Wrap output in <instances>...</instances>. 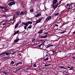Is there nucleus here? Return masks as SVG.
I'll return each mask as SVG.
<instances>
[{"instance_id":"nucleus-1","label":"nucleus","mask_w":75,"mask_h":75,"mask_svg":"<svg viewBox=\"0 0 75 75\" xmlns=\"http://www.w3.org/2000/svg\"><path fill=\"white\" fill-rule=\"evenodd\" d=\"M9 1H11L8 4V5L9 6H11L13 5L16 4V2H14V0H8Z\"/></svg>"},{"instance_id":"nucleus-2","label":"nucleus","mask_w":75,"mask_h":75,"mask_svg":"<svg viewBox=\"0 0 75 75\" xmlns=\"http://www.w3.org/2000/svg\"><path fill=\"white\" fill-rule=\"evenodd\" d=\"M51 19V16H48L46 18V20H45V21L48 22V21H50Z\"/></svg>"},{"instance_id":"nucleus-3","label":"nucleus","mask_w":75,"mask_h":75,"mask_svg":"<svg viewBox=\"0 0 75 75\" xmlns=\"http://www.w3.org/2000/svg\"><path fill=\"white\" fill-rule=\"evenodd\" d=\"M42 18H41L40 19H38V20H37L35 23L36 24H38V23H41V21L42 20Z\"/></svg>"},{"instance_id":"nucleus-4","label":"nucleus","mask_w":75,"mask_h":75,"mask_svg":"<svg viewBox=\"0 0 75 75\" xmlns=\"http://www.w3.org/2000/svg\"><path fill=\"white\" fill-rule=\"evenodd\" d=\"M4 55H8L10 54V53L7 52H3Z\"/></svg>"},{"instance_id":"nucleus-5","label":"nucleus","mask_w":75,"mask_h":75,"mask_svg":"<svg viewBox=\"0 0 75 75\" xmlns=\"http://www.w3.org/2000/svg\"><path fill=\"white\" fill-rule=\"evenodd\" d=\"M48 36L47 35H45L44 36H42L40 37V38H45L47 37Z\"/></svg>"},{"instance_id":"nucleus-6","label":"nucleus","mask_w":75,"mask_h":75,"mask_svg":"<svg viewBox=\"0 0 75 75\" xmlns=\"http://www.w3.org/2000/svg\"><path fill=\"white\" fill-rule=\"evenodd\" d=\"M41 16V14L40 13H38L37 15H36L35 16V17H40Z\"/></svg>"},{"instance_id":"nucleus-7","label":"nucleus","mask_w":75,"mask_h":75,"mask_svg":"<svg viewBox=\"0 0 75 75\" xmlns=\"http://www.w3.org/2000/svg\"><path fill=\"white\" fill-rule=\"evenodd\" d=\"M57 3H58V0H53V3L55 4Z\"/></svg>"},{"instance_id":"nucleus-8","label":"nucleus","mask_w":75,"mask_h":75,"mask_svg":"<svg viewBox=\"0 0 75 75\" xmlns=\"http://www.w3.org/2000/svg\"><path fill=\"white\" fill-rule=\"evenodd\" d=\"M20 11H18L16 12L15 13L16 15H17V16H20Z\"/></svg>"},{"instance_id":"nucleus-9","label":"nucleus","mask_w":75,"mask_h":75,"mask_svg":"<svg viewBox=\"0 0 75 75\" xmlns=\"http://www.w3.org/2000/svg\"><path fill=\"white\" fill-rule=\"evenodd\" d=\"M20 40V39H19V38H17L16 39L14 40V42H16V43L17 42H18V40Z\"/></svg>"},{"instance_id":"nucleus-10","label":"nucleus","mask_w":75,"mask_h":75,"mask_svg":"<svg viewBox=\"0 0 75 75\" xmlns=\"http://www.w3.org/2000/svg\"><path fill=\"white\" fill-rule=\"evenodd\" d=\"M4 59H6V60H7V59H10V57H4Z\"/></svg>"},{"instance_id":"nucleus-11","label":"nucleus","mask_w":75,"mask_h":75,"mask_svg":"<svg viewBox=\"0 0 75 75\" xmlns=\"http://www.w3.org/2000/svg\"><path fill=\"white\" fill-rule=\"evenodd\" d=\"M3 56H4H4H5V55H4V53H3V52H2V53H1L0 54V57L1 58H1H2V57H3Z\"/></svg>"},{"instance_id":"nucleus-12","label":"nucleus","mask_w":75,"mask_h":75,"mask_svg":"<svg viewBox=\"0 0 75 75\" xmlns=\"http://www.w3.org/2000/svg\"><path fill=\"white\" fill-rule=\"evenodd\" d=\"M24 12L23 11H22L21 12V13H20V16H24Z\"/></svg>"},{"instance_id":"nucleus-13","label":"nucleus","mask_w":75,"mask_h":75,"mask_svg":"<svg viewBox=\"0 0 75 75\" xmlns=\"http://www.w3.org/2000/svg\"><path fill=\"white\" fill-rule=\"evenodd\" d=\"M52 51L53 53V54H52V55H54L57 52L56 51H54V50H52Z\"/></svg>"},{"instance_id":"nucleus-14","label":"nucleus","mask_w":75,"mask_h":75,"mask_svg":"<svg viewBox=\"0 0 75 75\" xmlns=\"http://www.w3.org/2000/svg\"><path fill=\"white\" fill-rule=\"evenodd\" d=\"M19 33V30H18L16 32H15L14 34L13 35H15L16 34H18Z\"/></svg>"},{"instance_id":"nucleus-15","label":"nucleus","mask_w":75,"mask_h":75,"mask_svg":"<svg viewBox=\"0 0 75 75\" xmlns=\"http://www.w3.org/2000/svg\"><path fill=\"white\" fill-rule=\"evenodd\" d=\"M32 28V25H30L27 28V30L28 31V28H29V29H30V28Z\"/></svg>"},{"instance_id":"nucleus-16","label":"nucleus","mask_w":75,"mask_h":75,"mask_svg":"<svg viewBox=\"0 0 75 75\" xmlns=\"http://www.w3.org/2000/svg\"><path fill=\"white\" fill-rule=\"evenodd\" d=\"M27 23L28 24H33V22H32L30 21H28L27 22Z\"/></svg>"},{"instance_id":"nucleus-17","label":"nucleus","mask_w":75,"mask_h":75,"mask_svg":"<svg viewBox=\"0 0 75 75\" xmlns=\"http://www.w3.org/2000/svg\"><path fill=\"white\" fill-rule=\"evenodd\" d=\"M68 70H74V67H71V68H70L69 69H68Z\"/></svg>"},{"instance_id":"nucleus-18","label":"nucleus","mask_w":75,"mask_h":75,"mask_svg":"<svg viewBox=\"0 0 75 75\" xmlns=\"http://www.w3.org/2000/svg\"><path fill=\"white\" fill-rule=\"evenodd\" d=\"M71 4V6H72V8H73L75 6V4L74 3H72Z\"/></svg>"},{"instance_id":"nucleus-19","label":"nucleus","mask_w":75,"mask_h":75,"mask_svg":"<svg viewBox=\"0 0 75 75\" xmlns=\"http://www.w3.org/2000/svg\"><path fill=\"white\" fill-rule=\"evenodd\" d=\"M38 33L39 34H41V33H42V30H40L39 32H38Z\"/></svg>"},{"instance_id":"nucleus-20","label":"nucleus","mask_w":75,"mask_h":75,"mask_svg":"<svg viewBox=\"0 0 75 75\" xmlns=\"http://www.w3.org/2000/svg\"><path fill=\"white\" fill-rule=\"evenodd\" d=\"M51 65V64H48L47 65L45 64L44 66L45 67H48V66H50Z\"/></svg>"},{"instance_id":"nucleus-21","label":"nucleus","mask_w":75,"mask_h":75,"mask_svg":"<svg viewBox=\"0 0 75 75\" xmlns=\"http://www.w3.org/2000/svg\"><path fill=\"white\" fill-rule=\"evenodd\" d=\"M21 69V68H19L16 69V72H18V71L19 70H20V69Z\"/></svg>"},{"instance_id":"nucleus-22","label":"nucleus","mask_w":75,"mask_h":75,"mask_svg":"<svg viewBox=\"0 0 75 75\" xmlns=\"http://www.w3.org/2000/svg\"><path fill=\"white\" fill-rule=\"evenodd\" d=\"M18 26V23H17L16 25L15 26V28H16Z\"/></svg>"},{"instance_id":"nucleus-23","label":"nucleus","mask_w":75,"mask_h":75,"mask_svg":"<svg viewBox=\"0 0 75 75\" xmlns=\"http://www.w3.org/2000/svg\"><path fill=\"white\" fill-rule=\"evenodd\" d=\"M23 14H25V15H27V11H25L23 12Z\"/></svg>"},{"instance_id":"nucleus-24","label":"nucleus","mask_w":75,"mask_h":75,"mask_svg":"<svg viewBox=\"0 0 75 75\" xmlns=\"http://www.w3.org/2000/svg\"><path fill=\"white\" fill-rule=\"evenodd\" d=\"M55 4H54L53 3V4H52L51 5V6H52V8L53 7H54L55 6H54V5H55Z\"/></svg>"},{"instance_id":"nucleus-25","label":"nucleus","mask_w":75,"mask_h":75,"mask_svg":"<svg viewBox=\"0 0 75 75\" xmlns=\"http://www.w3.org/2000/svg\"><path fill=\"white\" fill-rule=\"evenodd\" d=\"M2 17H6L7 16H6V15H2Z\"/></svg>"},{"instance_id":"nucleus-26","label":"nucleus","mask_w":75,"mask_h":75,"mask_svg":"<svg viewBox=\"0 0 75 75\" xmlns=\"http://www.w3.org/2000/svg\"><path fill=\"white\" fill-rule=\"evenodd\" d=\"M30 11L31 12V13H32L34 12V9H31L30 10Z\"/></svg>"},{"instance_id":"nucleus-27","label":"nucleus","mask_w":75,"mask_h":75,"mask_svg":"<svg viewBox=\"0 0 75 75\" xmlns=\"http://www.w3.org/2000/svg\"><path fill=\"white\" fill-rule=\"evenodd\" d=\"M47 60H48V58H47L46 59H44L43 61H47Z\"/></svg>"},{"instance_id":"nucleus-28","label":"nucleus","mask_w":75,"mask_h":75,"mask_svg":"<svg viewBox=\"0 0 75 75\" xmlns=\"http://www.w3.org/2000/svg\"><path fill=\"white\" fill-rule=\"evenodd\" d=\"M68 54L67 53H66L64 57H68Z\"/></svg>"},{"instance_id":"nucleus-29","label":"nucleus","mask_w":75,"mask_h":75,"mask_svg":"<svg viewBox=\"0 0 75 75\" xmlns=\"http://www.w3.org/2000/svg\"><path fill=\"white\" fill-rule=\"evenodd\" d=\"M12 20L13 21V22L12 23H14V17L13 16Z\"/></svg>"},{"instance_id":"nucleus-30","label":"nucleus","mask_w":75,"mask_h":75,"mask_svg":"<svg viewBox=\"0 0 75 75\" xmlns=\"http://www.w3.org/2000/svg\"><path fill=\"white\" fill-rule=\"evenodd\" d=\"M14 61L12 60L11 62V64H12V65H13V64H14Z\"/></svg>"},{"instance_id":"nucleus-31","label":"nucleus","mask_w":75,"mask_h":75,"mask_svg":"<svg viewBox=\"0 0 75 75\" xmlns=\"http://www.w3.org/2000/svg\"><path fill=\"white\" fill-rule=\"evenodd\" d=\"M69 6V4H67V6H66V8H67Z\"/></svg>"},{"instance_id":"nucleus-32","label":"nucleus","mask_w":75,"mask_h":75,"mask_svg":"<svg viewBox=\"0 0 75 75\" xmlns=\"http://www.w3.org/2000/svg\"><path fill=\"white\" fill-rule=\"evenodd\" d=\"M67 32V30H65L64 31L62 32V34L64 33H66Z\"/></svg>"},{"instance_id":"nucleus-33","label":"nucleus","mask_w":75,"mask_h":75,"mask_svg":"<svg viewBox=\"0 0 75 75\" xmlns=\"http://www.w3.org/2000/svg\"><path fill=\"white\" fill-rule=\"evenodd\" d=\"M58 6V4H57L55 5V6L54 7H56V8H57V7Z\"/></svg>"},{"instance_id":"nucleus-34","label":"nucleus","mask_w":75,"mask_h":75,"mask_svg":"<svg viewBox=\"0 0 75 75\" xmlns=\"http://www.w3.org/2000/svg\"><path fill=\"white\" fill-rule=\"evenodd\" d=\"M58 15H59V13H55L54 15L55 16H58Z\"/></svg>"},{"instance_id":"nucleus-35","label":"nucleus","mask_w":75,"mask_h":75,"mask_svg":"<svg viewBox=\"0 0 75 75\" xmlns=\"http://www.w3.org/2000/svg\"><path fill=\"white\" fill-rule=\"evenodd\" d=\"M72 7H71V6H69V8H68V10H69V9H71V8Z\"/></svg>"},{"instance_id":"nucleus-36","label":"nucleus","mask_w":75,"mask_h":75,"mask_svg":"<svg viewBox=\"0 0 75 75\" xmlns=\"http://www.w3.org/2000/svg\"><path fill=\"white\" fill-rule=\"evenodd\" d=\"M28 67V68L29 69H31V67H32L31 66H29Z\"/></svg>"},{"instance_id":"nucleus-37","label":"nucleus","mask_w":75,"mask_h":75,"mask_svg":"<svg viewBox=\"0 0 75 75\" xmlns=\"http://www.w3.org/2000/svg\"><path fill=\"white\" fill-rule=\"evenodd\" d=\"M33 66L34 67H37V65L35 64H34L33 65Z\"/></svg>"},{"instance_id":"nucleus-38","label":"nucleus","mask_w":75,"mask_h":75,"mask_svg":"<svg viewBox=\"0 0 75 75\" xmlns=\"http://www.w3.org/2000/svg\"><path fill=\"white\" fill-rule=\"evenodd\" d=\"M25 25H25V26H27H27H28V24H27V23H25Z\"/></svg>"},{"instance_id":"nucleus-39","label":"nucleus","mask_w":75,"mask_h":75,"mask_svg":"<svg viewBox=\"0 0 75 75\" xmlns=\"http://www.w3.org/2000/svg\"><path fill=\"white\" fill-rule=\"evenodd\" d=\"M27 26H24V29L25 30H26V29H27Z\"/></svg>"},{"instance_id":"nucleus-40","label":"nucleus","mask_w":75,"mask_h":75,"mask_svg":"<svg viewBox=\"0 0 75 75\" xmlns=\"http://www.w3.org/2000/svg\"><path fill=\"white\" fill-rule=\"evenodd\" d=\"M61 2L60 1L59 2L57 3V4H58V5H59V4H61Z\"/></svg>"},{"instance_id":"nucleus-41","label":"nucleus","mask_w":75,"mask_h":75,"mask_svg":"<svg viewBox=\"0 0 75 75\" xmlns=\"http://www.w3.org/2000/svg\"><path fill=\"white\" fill-rule=\"evenodd\" d=\"M2 73H3V74H6V72L5 71H3L2 72Z\"/></svg>"},{"instance_id":"nucleus-42","label":"nucleus","mask_w":75,"mask_h":75,"mask_svg":"<svg viewBox=\"0 0 75 75\" xmlns=\"http://www.w3.org/2000/svg\"><path fill=\"white\" fill-rule=\"evenodd\" d=\"M18 64H23V62H19L18 63Z\"/></svg>"},{"instance_id":"nucleus-43","label":"nucleus","mask_w":75,"mask_h":75,"mask_svg":"<svg viewBox=\"0 0 75 75\" xmlns=\"http://www.w3.org/2000/svg\"><path fill=\"white\" fill-rule=\"evenodd\" d=\"M63 67V66H59V68H61V69H62Z\"/></svg>"},{"instance_id":"nucleus-44","label":"nucleus","mask_w":75,"mask_h":75,"mask_svg":"<svg viewBox=\"0 0 75 75\" xmlns=\"http://www.w3.org/2000/svg\"><path fill=\"white\" fill-rule=\"evenodd\" d=\"M13 21V19H11L9 21H8V22H10V21Z\"/></svg>"},{"instance_id":"nucleus-45","label":"nucleus","mask_w":75,"mask_h":75,"mask_svg":"<svg viewBox=\"0 0 75 75\" xmlns=\"http://www.w3.org/2000/svg\"><path fill=\"white\" fill-rule=\"evenodd\" d=\"M67 69V68H66L64 67V66H63V67L62 68V69Z\"/></svg>"},{"instance_id":"nucleus-46","label":"nucleus","mask_w":75,"mask_h":75,"mask_svg":"<svg viewBox=\"0 0 75 75\" xmlns=\"http://www.w3.org/2000/svg\"><path fill=\"white\" fill-rule=\"evenodd\" d=\"M7 8V6H5V8H4V9L5 10H6V8Z\"/></svg>"},{"instance_id":"nucleus-47","label":"nucleus","mask_w":75,"mask_h":75,"mask_svg":"<svg viewBox=\"0 0 75 75\" xmlns=\"http://www.w3.org/2000/svg\"><path fill=\"white\" fill-rule=\"evenodd\" d=\"M44 69V67H41V68L40 69L41 70H43Z\"/></svg>"},{"instance_id":"nucleus-48","label":"nucleus","mask_w":75,"mask_h":75,"mask_svg":"<svg viewBox=\"0 0 75 75\" xmlns=\"http://www.w3.org/2000/svg\"><path fill=\"white\" fill-rule=\"evenodd\" d=\"M35 39H33L32 40V42H33V41H35Z\"/></svg>"},{"instance_id":"nucleus-49","label":"nucleus","mask_w":75,"mask_h":75,"mask_svg":"<svg viewBox=\"0 0 75 75\" xmlns=\"http://www.w3.org/2000/svg\"><path fill=\"white\" fill-rule=\"evenodd\" d=\"M3 25H6V23H3Z\"/></svg>"},{"instance_id":"nucleus-50","label":"nucleus","mask_w":75,"mask_h":75,"mask_svg":"<svg viewBox=\"0 0 75 75\" xmlns=\"http://www.w3.org/2000/svg\"><path fill=\"white\" fill-rule=\"evenodd\" d=\"M66 24V23H63L62 24V25L63 26V25H65Z\"/></svg>"},{"instance_id":"nucleus-51","label":"nucleus","mask_w":75,"mask_h":75,"mask_svg":"<svg viewBox=\"0 0 75 75\" xmlns=\"http://www.w3.org/2000/svg\"><path fill=\"white\" fill-rule=\"evenodd\" d=\"M53 10H55L56 8L54 6V7H53Z\"/></svg>"},{"instance_id":"nucleus-52","label":"nucleus","mask_w":75,"mask_h":75,"mask_svg":"<svg viewBox=\"0 0 75 75\" xmlns=\"http://www.w3.org/2000/svg\"><path fill=\"white\" fill-rule=\"evenodd\" d=\"M49 47H50V45H48L47 47H46V48H49Z\"/></svg>"},{"instance_id":"nucleus-53","label":"nucleus","mask_w":75,"mask_h":75,"mask_svg":"<svg viewBox=\"0 0 75 75\" xmlns=\"http://www.w3.org/2000/svg\"><path fill=\"white\" fill-rule=\"evenodd\" d=\"M16 67H17V66L18 65H19V64H18V63H16Z\"/></svg>"},{"instance_id":"nucleus-54","label":"nucleus","mask_w":75,"mask_h":75,"mask_svg":"<svg viewBox=\"0 0 75 75\" xmlns=\"http://www.w3.org/2000/svg\"><path fill=\"white\" fill-rule=\"evenodd\" d=\"M69 6H70V7H72V4H71L69 5Z\"/></svg>"},{"instance_id":"nucleus-55","label":"nucleus","mask_w":75,"mask_h":75,"mask_svg":"<svg viewBox=\"0 0 75 75\" xmlns=\"http://www.w3.org/2000/svg\"><path fill=\"white\" fill-rule=\"evenodd\" d=\"M5 74L6 75H8V73H6V72Z\"/></svg>"},{"instance_id":"nucleus-56","label":"nucleus","mask_w":75,"mask_h":75,"mask_svg":"<svg viewBox=\"0 0 75 75\" xmlns=\"http://www.w3.org/2000/svg\"><path fill=\"white\" fill-rule=\"evenodd\" d=\"M22 24H24V25H25V22H23L22 23Z\"/></svg>"},{"instance_id":"nucleus-57","label":"nucleus","mask_w":75,"mask_h":75,"mask_svg":"<svg viewBox=\"0 0 75 75\" xmlns=\"http://www.w3.org/2000/svg\"><path fill=\"white\" fill-rule=\"evenodd\" d=\"M6 11H8V9H6L5 10Z\"/></svg>"},{"instance_id":"nucleus-58","label":"nucleus","mask_w":75,"mask_h":75,"mask_svg":"<svg viewBox=\"0 0 75 75\" xmlns=\"http://www.w3.org/2000/svg\"><path fill=\"white\" fill-rule=\"evenodd\" d=\"M50 47H52V46H54V45H49Z\"/></svg>"},{"instance_id":"nucleus-59","label":"nucleus","mask_w":75,"mask_h":75,"mask_svg":"<svg viewBox=\"0 0 75 75\" xmlns=\"http://www.w3.org/2000/svg\"><path fill=\"white\" fill-rule=\"evenodd\" d=\"M55 26H56V27H58V25L57 24H55Z\"/></svg>"},{"instance_id":"nucleus-60","label":"nucleus","mask_w":75,"mask_h":75,"mask_svg":"<svg viewBox=\"0 0 75 75\" xmlns=\"http://www.w3.org/2000/svg\"><path fill=\"white\" fill-rule=\"evenodd\" d=\"M0 8H1V9H2L3 6H0Z\"/></svg>"},{"instance_id":"nucleus-61","label":"nucleus","mask_w":75,"mask_h":75,"mask_svg":"<svg viewBox=\"0 0 75 75\" xmlns=\"http://www.w3.org/2000/svg\"><path fill=\"white\" fill-rule=\"evenodd\" d=\"M45 41H44L42 43V44H44V43H45Z\"/></svg>"},{"instance_id":"nucleus-62","label":"nucleus","mask_w":75,"mask_h":75,"mask_svg":"<svg viewBox=\"0 0 75 75\" xmlns=\"http://www.w3.org/2000/svg\"><path fill=\"white\" fill-rule=\"evenodd\" d=\"M73 59H75V57L74 56L73 57Z\"/></svg>"},{"instance_id":"nucleus-63","label":"nucleus","mask_w":75,"mask_h":75,"mask_svg":"<svg viewBox=\"0 0 75 75\" xmlns=\"http://www.w3.org/2000/svg\"><path fill=\"white\" fill-rule=\"evenodd\" d=\"M19 55H20V56H21V53H19Z\"/></svg>"},{"instance_id":"nucleus-64","label":"nucleus","mask_w":75,"mask_h":75,"mask_svg":"<svg viewBox=\"0 0 75 75\" xmlns=\"http://www.w3.org/2000/svg\"><path fill=\"white\" fill-rule=\"evenodd\" d=\"M70 68V67H67V68L69 69V68Z\"/></svg>"}]
</instances>
